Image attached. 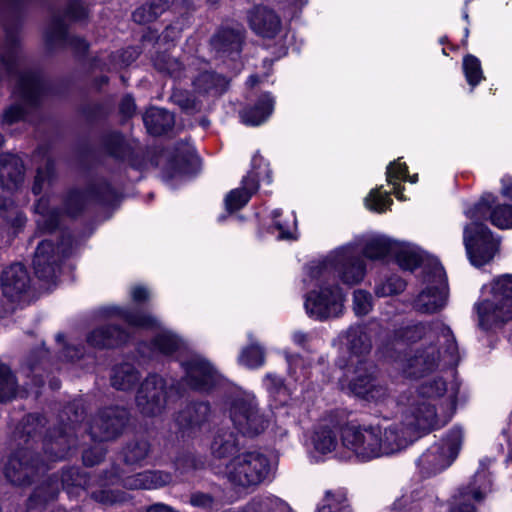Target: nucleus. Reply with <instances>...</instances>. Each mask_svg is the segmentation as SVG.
<instances>
[{
    "instance_id": "1",
    "label": "nucleus",
    "mask_w": 512,
    "mask_h": 512,
    "mask_svg": "<svg viewBox=\"0 0 512 512\" xmlns=\"http://www.w3.org/2000/svg\"><path fill=\"white\" fill-rule=\"evenodd\" d=\"M391 350L399 368L409 377H421L435 370L441 362L456 365L460 355L455 335L442 322L419 323L398 330Z\"/></svg>"
},
{
    "instance_id": "2",
    "label": "nucleus",
    "mask_w": 512,
    "mask_h": 512,
    "mask_svg": "<svg viewBox=\"0 0 512 512\" xmlns=\"http://www.w3.org/2000/svg\"><path fill=\"white\" fill-rule=\"evenodd\" d=\"M446 382L440 378L427 381L408 398L407 419L416 421L423 432L445 425L456 409V396L450 393L444 397Z\"/></svg>"
},
{
    "instance_id": "3",
    "label": "nucleus",
    "mask_w": 512,
    "mask_h": 512,
    "mask_svg": "<svg viewBox=\"0 0 512 512\" xmlns=\"http://www.w3.org/2000/svg\"><path fill=\"white\" fill-rule=\"evenodd\" d=\"M488 206L486 197L465 212L471 223L464 227L463 243L470 263L476 267L490 263L500 251V238L482 223L487 220Z\"/></svg>"
},
{
    "instance_id": "4",
    "label": "nucleus",
    "mask_w": 512,
    "mask_h": 512,
    "mask_svg": "<svg viewBox=\"0 0 512 512\" xmlns=\"http://www.w3.org/2000/svg\"><path fill=\"white\" fill-rule=\"evenodd\" d=\"M271 473L268 457L259 451H246L234 456L225 466L224 477L234 489H254Z\"/></svg>"
},
{
    "instance_id": "5",
    "label": "nucleus",
    "mask_w": 512,
    "mask_h": 512,
    "mask_svg": "<svg viewBox=\"0 0 512 512\" xmlns=\"http://www.w3.org/2000/svg\"><path fill=\"white\" fill-rule=\"evenodd\" d=\"M345 381L341 388L366 401L380 403L389 397L388 387L375 376V367L368 359L354 361L346 366Z\"/></svg>"
},
{
    "instance_id": "6",
    "label": "nucleus",
    "mask_w": 512,
    "mask_h": 512,
    "mask_svg": "<svg viewBox=\"0 0 512 512\" xmlns=\"http://www.w3.org/2000/svg\"><path fill=\"white\" fill-rule=\"evenodd\" d=\"M335 272L343 283L355 285L365 276V264L350 247H345L325 261L312 263L307 267L308 276L311 278L320 277L323 280H330Z\"/></svg>"
},
{
    "instance_id": "7",
    "label": "nucleus",
    "mask_w": 512,
    "mask_h": 512,
    "mask_svg": "<svg viewBox=\"0 0 512 512\" xmlns=\"http://www.w3.org/2000/svg\"><path fill=\"white\" fill-rule=\"evenodd\" d=\"M491 291L493 300L482 301L477 306L479 325L483 329L512 319V275L507 274L495 279Z\"/></svg>"
},
{
    "instance_id": "8",
    "label": "nucleus",
    "mask_w": 512,
    "mask_h": 512,
    "mask_svg": "<svg viewBox=\"0 0 512 512\" xmlns=\"http://www.w3.org/2000/svg\"><path fill=\"white\" fill-rule=\"evenodd\" d=\"M463 439L462 430L452 429L441 443L432 445L418 459L417 465L426 476H431L449 467L457 457Z\"/></svg>"
},
{
    "instance_id": "9",
    "label": "nucleus",
    "mask_w": 512,
    "mask_h": 512,
    "mask_svg": "<svg viewBox=\"0 0 512 512\" xmlns=\"http://www.w3.org/2000/svg\"><path fill=\"white\" fill-rule=\"evenodd\" d=\"M43 91V84L38 74L33 72L20 74L14 94L21 103L12 104L5 109L2 115V123L11 125L23 119L27 108L37 105Z\"/></svg>"
},
{
    "instance_id": "10",
    "label": "nucleus",
    "mask_w": 512,
    "mask_h": 512,
    "mask_svg": "<svg viewBox=\"0 0 512 512\" xmlns=\"http://www.w3.org/2000/svg\"><path fill=\"white\" fill-rule=\"evenodd\" d=\"M48 468L46 461L39 458L31 446L18 448L10 456L5 477L14 485L25 486Z\"/></svg>"
},
{
    "instance_id": "11",
    "label": "nucleus",
    "mask_w": 512,
    "mask_h": 512,
    "mask_svg": "<svg viewBox=\"0 0 512 512\" xmlns=\"http://www.w3.org/2000/svg\"><path fill=\"white\" fill-rule=\"evenodd\" d=\"M320 282L319 291H311L305 301L307 312L320 320L339 316L344 308V295L338 286H331L320 277L311 278Z\"/></svg>"
},
{
    "instance_id": "12",
    "label": "nucleus",
    "mask_w": 512,
    "mask_h": 512,
    "mask_svg": "<svg viewBox=\"0 0 512 512\" xmlns=\"http://www.w3.org/2000/svg\"><path fill=\"white\" fill-rule=\"evenodd\" d=\"M229 412L235 428L243 435L257 436L268 425L265 416L259 412L253 396L244 395L234 398Z\"/></svg>"
},
{
    "instance_id": "13",
    "label": "nucleus",
    "mask_w": 512,
    "mask_h": 512,
    "mask_svg": "<svg viewBox=\"0 0 512 512\" xmlns=\"http://www.w3.org/2000/svg\"><path fill=\"white\" fill-rule=\"evenodd\" d=\"M90 480V477L81 473L79 468L73 467L63 470L60 480L54 475L34 490L29 499V506L37 508L53 501L57 497L60 487L64 489L88 488L91 485Z\"/></svg>"
},
{
    "instance_id": "14",
    "label": "nucleus",
    "mask_w": 512,
    "mask_h": 512,
    "mask_svg": "<svg viewBox=\"0 0 512 512\" xmlns=\"http://www.w3.org/2000/svg\"><path fill=\"white\" fill-rule=\"evenodd\" d=\"M379 437L380 426H346L341 432L343 445L362 460L381 457Z\"/></svg>"
},
{
    "instance_id": "15",
    "label": "nucleus",
    "mask_w": 512,
    "mask_h": 512,
    "mask_svg": "<svg viewBox=\"0 0 512 512\" xmlns=\"http://www.w3.org/2000/svg\"><path fill=\"white\" fill-rule=\"evenodd\" d=\"M168 398L165 379L158 375H149L137 391L136 406L142 415L155 417L164 412Z\"/></svg>"
},
{
    "instance_id": "16",
    "label": "nucleus",
    "mask_w": 512,
    "mask_h": 512,
    "mask_svg": "<svg viewBox=\"0 0 512 512\" xmlns=\"http://www.w3.org/2000/svg\"><path fill=\"white\" fill-rule=\"evenodd\" d=\"M128 422V412L119 407H109L95 415L89 424L94 441H111L119 437Z\"/></svg>"
},
{
    "instance_id": "17",
    "label": "nucleus",
    "mask_w": 512,
    "mask_h": 512,
    "mask_svg": "<svg viewBox=\"0 0 512 512\" xmlns=\"http://www.w3.org/2000/svg\"><path fill=\"white\" fill-rule=\"evenodd\" d=\"M420 431L423 430L416 425V421L407 419V411L405 410L401 423H393L386 428L380 427L381 456L401 451L417 438Z\"/></svg>"
},
{
    "instance_id": "18",
    "label": "nucleus",
    "mask_w": 512,
    "mask_h": 512,
    "mask_svg": "<svg viewBox=\"0 0 512 512\" xmlns=\"http://www.w3.org/2000/svg\"><path fill=\"white\" fill-rule=\"evenodd\" d=\"M99 482L101 487L121 483L123 487L130 490H151L169 485L172 482V476L170 473L164 471H144L127 477L113 472L109 476L105 475Z\"/></svg>"
},
{
    "instance_id": "19",
    "label": "nucleus",
    "mask_w": 512,
    "mask_h": 512,
    "mask_svg": "<svg viewBox=\"0 0 512 512\" xmlns=\"http://www.w3.org/2000/svg\"><path fill=\"white\" fill-rule=\"evenodd\" d=\"M490 492V483L484 473L476 474L473 480L461 486L452 496L449 512H477L475 503L482 502Z\"/></svg>"
},
{
    "instance_id": "20",
    "label": "nucleus",
    "mask_w": 512,
    "mask_h": 512,
    "mask_svg": "<svg viewBox=\"0 0 512 512\" xmlns=\"http://www.w3.org/2000/svg\"><path fill=\"white\" fill-rule=\"evenodd\" d=\"M71 244L70 236L63 238L61 244L55 249L53 243L49 240L42 241L36 249L33 266L35 274L39 279L52 281L56 277L59 253L65 255Z\"/></svg>"
},
{
    "instance_id": "21",
    "label": "nucleus",
    "mask_w": 512,
    "mask_h": 512,
    "mask_svg": "<svg viewBox=\"0 0 512 512\" xmlns=\"http://www.w3.org/2000/svg\"><path fill=\"white\" fill-rule=\"evenodd\" d=\"M77 411L74 413V418H69L71 424L64 428H57L50 432L44 439L43 450L47 461H57L64 459L75 447L76 439L74 437L75 423L81 417Z\"/></svg>"
},
{
    "instance_id": "22",
    "label": "nucleus",
    "mask_w": 512,
    "mask_h": 512,
    "mask_svg": "<svg viewBox=\"0 0 512 512\" xmlns=\"http://www.w3.org/2000/svg\"><path fill=\"white\" fill-rule=\"evenodd\" d=\"M244 40L242 25H223L210 38V46L219 56H231L240 53Z\"/></svg>"
},
{
    "instance_id": "23",
    "label": "nucleus",
    "mask_w": 512,
    "mask_h": 512,
    "mask_svg": "<svg viewBox=\"0 0 512 512\" xmlns=\"http://www.w3.org/2000/svg\"><path fill=\"white\" fill-rule=\"evenodd\" d=\"M186 372L188 385L197 390H208L216 380V372L213 367L199 356H192L182 362Z\"/></svg>"
},
{
    "instance_id": "24",
    "label": "nucleus",
    "mask_w": 512,
    "mask_h": 512,
    "mask_svg": "<svg viewBox=\"0 0 512 512\" xmlns=\"http://www.w3.org/2000/svg\"><path fill=\"white\" fill-rule=\"evenodd\" d=\"M2 292L5 297L14 301L30 287V277L26 268L15 263L5 269L1 277Z\"/></svg>"
},
{
    "instance_id": "25",
    "label": "nucleus",
    "mask_w": 512,
    "mask_h": 512,
    "mask_svg": "<svg viewBox=\"0 0 512 512\" xmlns=\"http://www.w3.org/2000/svg\"><path fill=\"white\" fill-rule=\"evenodd\" d=\"M250 28L264 38L275 37L281 29L279 16L270 8L257 6L250 11L248 16Z\"/></svg>"
},
{
    "instance_id": "26",
    "label": "nucleus",
    "mask_w": 512,
    "mask_h": 512,
    "mask_svg": "<svg viewBox=\"0 0 512 512\" xmlns=\"http://www.w3.org/2000/svg\"><path fill=\"white\" fill-rule=\"evenodd\" d=\"M210 406L200 402L187 405L176 415L175 421L178 427L189 434L198 431L209 419Z\"/></svg>"
},
{
    "instance_id": "27",
    "label": "nucleus",
    "mask_w": 512,
    "mask_h": 512,
    "mask_svg": "<svg viewBox=\"0 0 512 512\" xmlns=\"http://www.w3.org/2000/svg\"><path fill=\"white\" fill-rule=\"evenodd\" d=\"M24 168L21 160L12 154L0 155V186L13 190L22 183Z\"/></svg>"
},
{
    "instance_id": "28",
    "label": "nucleus",
    "mask_w": 512,
    "mask_h": 512,
    "mask_svg": "<svg viewBox=\"0 0 512 512\" xmlns=\"http://www.w3.org/2000/svg\"><path fill=\"white\" fill-rule=\"evenodd\" d=\"M129 332L116 325H106L93 330L87 337L90 345L97 348H112L125 343Z\"/></svg>"
},
{
    "instance_id": "29",
    "label": "nucleus",
    "mask_w": 512,
    "mask_h": 512,
    "mask_svg": "<svg viewBox=\"0 0 512 512\" xmlns=\"http://www.w3.org/2000/svg\"><path fill=\"white\" fill-rule=\"evenodd\" d=\"M45 38L50 45L67 43L78 53H85L89 44L83 38L69 36L65 24L60 19H54L45 32Z\"/></svg>"
},
{
    "instance_id": "30",
    "label": "nucleus",
    "mask_w": 512,
    "mask_h": 512,
    "mask_svg": "<svg viewBox=\"0 0 512 512\" xmlns=\"http://www.w3.org/2000/svg\"><path fill=\"white\" fill-rule=\"evenodd\" d=\"M347 346L350 351L347 365H350L352 358L354 361L368 359L367 356L371 351L372 343L363 327L353 326L347 331Z\"/></svg>"
},
{
    "instance_id": "31",
    "label": "nucleus",
    "mask_w": 512,
    "mask_h": 512,
    "mask_svg": "<svg viewBox=\"0 0 512 512\" xmlns=\"http://www.w3.org/2000/svg\"><path fill=\"white\" fill-rule=\"evenodd\" d=\"M447 301V293L444 289L427 288L414 300L413 307L423 314H432L440 311Z\"/></svg>"
},
{
    "instance_id": "32",
    "label": "nucleus",
    "mask_w": 512,
    "mask_h": 512,
    "mask_svg": "<svg viewBox=\"0 0 512 512\" xmlns=\"http://www.w3.org/2000/svg\"><path fill=\"white\" fill-rule=\"evenodd\" d=\"M210 449L217 459L233 458L238 455V439L233 432L221 429L215 434Z\"/></svg>"
},
{
    "instance_id": "33",
    "label": "nucleus",
    "mask_w": 512,
    "mask_h": 512,
    "mask_svg": "<svg viewBox=\"0 0 512 512\" xmlns=\"http://www.w3.org/2000/svg\"><path fill=\"white\" fill-rule=\"evenodd\" d=\"M143 121L147 131L151 135H161L170 130L174 125V116L165 109L150 108L144 116Z\"/></svg>"
},
{
    "instance_id": "34",
    "label": "nucleus",
    "mask_w": 512,
    "mask_h": 512,
    "mask_svg": "<svg viewBox=\"0 0 512 512\" xmlns=\"http://www.w3.org/2000/svg\"><path fill=\"white\" fill-rule=\"evenodd\" d=\"M273 100L268 95H262L254 106L246 107L240 112L241 120L246 125L258 126L271 115Z\"/></svg>"
},
{
    "instance_id": "35",
    "label": "nucleus",
    "mask_w": 512,
    "mask_h": 512,
    "mask_svg": "<svg viewBox=\"0 0 512 512\" xmlns=\"http://www.w3.org/2000/svg\"><path fill=\"white\" fill-rule=\"evenodd\" d=\"M258 183L252 177L243 180V187L232 190L225 198L226 209L230 212L241 209L245 206L251 195L257 190Z\"/></svg>"
},
{
    "instance_id": "36",
    "label": "nucleus",
    "mask_w": 512,
    "mask_h": 512,
    "mask_svg": "<svg viewBox=\"0 0 512 512\" xmlns=\"http://www.w3.org/2000/svg\"><path fill=\"white\" fill-rule=\"evenodd\" d=\"M317 512H352L347 491L343 488L327 490Z\"/></svg>"
},
{
    "instance_id": "37",
    "label": "nucleus",
    "mask_w": 512,
    "mask_h": 512,
    "mask_svg": "<svg viewBox=\"0 0 512 512\" xmlns=\"http://www.w3.org/2000/svg\"><path fill=\"white\" fill-rule=\"evenodd\" d=\"M21 59L19 38L14 32L6 30V42L0 55V61L8 74L16 72Z\"/></svg>"
},
{
    "instance_id": "38",
    "label": "nucleus",
    "mask_w": 512,
    "mask_h": 512,
    "mask_svg": "<svg viewBox=\"0 0 512 512\" xmlns=\"http://www.w3.org/2000/svg\"><path fill=\"white\" fill-rule=\"evenodd\" d=\"M139 379L140 374L136 368L132 364L123 363L113 369L111 385L117 390L128 391L135 387Z\"/></svg>"
},
{
    "instance_id": "39",
    "label": "nucleus",
    "mask_w": 512,
    "mask_h": 512,
    "mask_svg": "<svg viewBox=\"0 0 512 512\" xmlns=\"http://www.w3.org/2000/svg\"><path fill=\"white\" fill-rule=\"evenodd\" d=\"M172 2L173 0H148L133 12V20L139 24L153 22L169 9Z\"/></svg>"
},
{
    "instance_id": "40",
    "label": "nucleus",
    "mask_w": 512,
    "mask_h": 512,
    "mask_svg": "<svg viewBox=\"0 0 512 512\" xmlns=\"http://www.w3.org/2000/svg\"><path fill=\"white\" fill-rule=\"evenodd\" d=\"M489 198V208L487 219H490L491 223L499 229H511L512 228V206L508 204L497 205L492 208L495 202L493 195L485 194L480 200Z\"/></svg>"
},
{
    "instance_id": "41",
    "label": "nucleus",
    "mask_w": 512,
    "mask_h": 512,
    "mask_svg": "<svg viewBox=\"0 0 512 512\" xmlns=\"http://www.w3.org/2000/svg\"><path fill=\"white\" fill-rule=\"evenodd\" d=\"M395 248H397V241L376 237L367 241L363 252L367 258L377 260L392 255Z\"/></svg>"
},
{
    "instance_id": "42",
    "label": "nucleus",
    "mask_w": 512,
    "mask_h": 512,
    "mask_svg": "<svg viewBox=\"0 0 512 512\" xmlns=\"http://www.w3.org/2000/svg\"><path fill=\"white\" fill-rule=\"evenodd\" d=\"M193 85L199 93L220 94L226 89L227 81L215 73L203 72L193 81Z\"/></svg>"
},
{
    "instance_id": "43",
    "label": "nucleus",
    "mask_w": 512,
    "mask_h": 512,
    "mask_svg": "<svg viewBox=\"0 0 512 512\" xmlns=\"http://www.w3.org/2000/svg\"><path fill=\"white\" fill-rule=\"evenodd\" d=\"M399 266L405 270H414L421 263L420 253L408 244H403L397 241V248L392 254Z\"/></svg>"
},
{
    "instance_id": "44",
    "label": "nucleus",
    "mask_w": 512,
    "mask_h": 512,
    "mask_svg": "<svg viewBox=\"0 0 512 512\" xmlns=\"http://www.w3.org/2000/svg\"><path fill=\"white\" fill-rule=\"evenodd\" d=\"M248 505L251 512H290L289 505L275 496L256 497Z\"/></svg>"
},
{
    "instance_id": "45",
    "label": "nucleus",
    "mask_w": 512,
    "mask_h": 512,
    "mask_svg": "<svg viewBox=\"0 0 512 512\" xmlns=\"http://www.w3.org/2000/svg\"><path fill=\"white\" fill-rule=\"evenodd\" d=\"M35 211L39 215L36 222L40 230L51 232L58 226V213L55 210H49L48 201L44 198L38 200L35 205Z\"/></svg>"
},
{
    "instance_id": "46",
    "label": "nucleus",
    "mask_w": 512,
    "mask_h": 512,
    "mask_svg": "<svg viewBox=\"0 0 512 512\" xmlns=\"http://www.w3.org/2000/svg\"><path fill=\"white\" fill-rule=\"evenodd\" d=\"M114 313L119 315L130 327L154 328L158 326V320L150 314L128 311L121 308H115Z\"/></svg>"
},
{
    "instance_id": "47",
    "label": "nucleus",
    "mask_w": 512,
    "mask_h": 512,
    "mask_svg": "<svg viewBox=\"0 0 512 512\" xmlns=\"http://www.w3.org/2000/svg\"><path fill=\"white\" fill-rule=\"evenodd\" d=\"M154 66L160 72L167 73L173 78L178 79L183 76L184 67L182 63L166 52L158 53L155 56Z\"/></svg>"
},
{
    "instance_id": "48",
    "label": "nucleus",
    "mask_w": 512,
    "mask_h": 512,
    "mask_svg": "<svg viewBox=\"0 0 512 512\" xmlns=\"http://www.w3.org/2000/svg\"><path fill=\"white\" fill-rule=\"evenodd\" d=\"M312 442L314 448L323 454L332 452L338 444L336 433L327 427L316 430Z\"/></svg>"
},
{
    "instance_id": "49",
    "label": "nucleus",
    "mask_w": 512,
    "mask_h": 512,
    "mask_svg": "<svg viewBox=\"0 0 512 512\" xmlns=\"http://www.w3.org/2000/svg\"><path fill=\"white\" fill-rule=\"evenodd\" d=\"M150 446L146 440H135L127 444L123 450L126 464L133 465L143 461L149 453Z\"/></svg>"
},
{
    "instance_id": "50",
    "label": "nucleus",
    "mask_w": 512,
    "mask_h": 512,
    "mask_svg": "<svg viewBox=\"0 0 512 512\" xmlns=\"http://www.w3.org/2000/svg\"><path fill=\"white\" fill-rule=\"evenodd\" d=\"M17 391L15 376L8 366L0 365V402L13 399Z\"/></svg>"
},
{
    "instance_id": "51",
    "label": "nucleus",
    "mask_w": 512,
    "mask_h": 512,
    "mask_svg": "<svg viewBox=\"0 0 512 512\" xmlns=\"http://www.w3.org/2000/svg\"><path fill=\"white\" fill-rule=\"evenodd\" d=\"M152 345L160 353L170 355L181 348L182 342L176 335L163 332L154 338Z\"/></svg>"
},
{
    "instance_id": "52",
    "label": "nucleus",
    "mask_w": 512,
    "mask_h": 512,
    "mask_svg": "<svg viewBox=\"0 0 512 512\" xmlns=\"http://www.w3.org/2000/svg\"><path fill=\"white\" fill-rule=\"evenodd\" d=\"M406 287V283L397 275H392L384 281L377 284L375 293L379 297H387L401 293Z\"/></svg>"
},
{
    "instance_id": "53",
    "label": "nucleus",
    "mask_w": 512,
    "mask_h": 512,
    "mask_svg": "<svg viewBox=\"0 0 512 512\" xmlns=\"http://www.w3.org/2000/svg\"><path fill=\"white\" fill-rule=\"evenodd\" d=\"M54 175V163L48 160L43 168H38L35 176L32 191L35 195L40 194L47 186L50 185Z\"/></svg>"
},
{
    "instance_id": "54",
    "label": "nucleus",
    "mask_w": 512,
    "mask_h": 512,
    "mask_svg": "<svg viewBox=\"0 0 512 512\" xmlns=\"http://www.w3.org/2000/svg\"><path fill=\"white\" fill-rule=\"evenodd\" d=\"M239 361L249 368L259 367L264 363V351L259 345L252 344L242 351Z\"/></svg>"
},
{
    "instance_id": "55",
    "label": "nucleus",
    "mask_w": 512,
    "mask_h": 512,
    "mask_svg": "<svg viewBox=\"0 0 512 512\" xmlns=\"http://www.w3.org/2000/svg\"><path fill=\"white\" fill-rule=\"evenodd\" d=\"M463 69L468 83L474 87L482 80V69L480 61L468 55L463 60Z\"/></svg>"
},
{
    "instance_id": "56",
    "label": "nucleus",
    "mask_w": 512,
    "mask_h": 512,
    "mask_svg": "<svg viewBox=\"0 0 512 512\" xmlns=\"http://www.w3.org/2000/svg\"><path fill=\"white\" fill-rule=\"evenodd\" d=\"M86 195L79 191H71L64 200V209L67 214L75 216L80 213L86 205Z\"/></svg>"
},
{
    "instance_id": "57",
    "label": "nucleus",
    "mask_w": 512,
    "mask_h": 512,
    "mask_svg": "<svg viewBox=\"0 0 512 512\" xmlns=\"http://www.w3.org/2000/svg\"><path fill=\"white\" fill-rule=\"evenodd\" d=\"M171 100L187 113H194L200 109L195 98L187 91L174 90L171 95Z\"/></svg>"
},
{
    "instance_id": "58",
    "label": "nucleus",
    "mask_w": 512,
    "mask_h": 512,
    "mask_svg": "<svg viewBox=\"0 0 512 512\" xmlns=\"http://www.w3.org/2000/svg\"><path fill=\"white\" fill-rule=\"evenodd\" d=\"M372 308L371 294L364 290H356L353 294V309L357 315H366Z\"/></svg>"
},
{
    "instance_id": "59",
    "label": "nucleus",
    "mask_w": 512,
    "mask_h": 512,
    "mask_svg": "<svg viewBox=\"0 0 512 512\" xmlns=\"http://www.w3.org/2000/svg\"><path fill=\"white\" fill-rule=\"evenodd\" d=\"M91 497L104 505H112L119 502H122L125 499V496L122 492L109 490V489H100L97 491H93L91 493Z\"/></svg>"
},
{
    "instance_id": "60",
    "label": "nucleus",
    "mask_w": 512,
    "mask_h": 512,
    "mask_svg": "<svg viewBox=\"0 0 512 512\" xmlns=\"http://www.w3.org/2000/svg\"><path fill=\"white\" fill-rule=\"evenodd\" d=\"M392 203L389 196L385 193L382 194L378 190L371 191L366 198V206L373 211L382 212L387 205Z\"/></svg>"
},
{
    "instance_id": "61",
    "label": "nucleus",
    "mask_w": 512,
    "mask_h": 512,
    "mask_svg": "<svg viewBox=\"0 0 512 512\" xmlns=\"http://www.w3.org/2000/svg\"><path fill=\"white\" fill-rule=\"evenodd\" d=\"M104 146L107 152L113 156H120L123 146V137L120 133L113 132L104 137Z\"/></svg>"
},
{
    "instance_id": "62",
    "label": "nucleus",
    "mask_w": 512,
    "mask_h": 512,
    "mask_svg": "<svg viewBox=\"0 0 512 512\" xmlns=\"http://www.w3.org/2000/svg\"><path fill=\"white\" fill-rule=\"evenodd\" d=\"M105 449L102 446H95L83 453V463L86 466H94L99 464L105 456Z\"/></svg>"
},
{
    "instance_id": "63",
    "label": "nucleus",
    "mask_w": 512,
    "mask_h": 512,
    "mask_svg": "<svg viewBox=\"0 0 512 512\" xmlns=\"http://www.w3.org/2000/svg\"><path fill=\"white\" fill-rule=\"evenodd\" d=\"M67 16L76 21L84 19L88 12L84 4L79 0H72L66 10Z\"/></svg>"
},
{
    "instance_id": "64",
    "label": "nucleus",
    "mask_w": 512,
    "mask_h": 512,
    "mask_svg": "<svg viewBox=\"0 0 512 512\" xmlns=\"http://www.w3.org/2000/svg\"><path fill=\"white\" fill-rule=\"evenodd\" d=\"M201 463L198 462L194 456L192 455H185L183 457H180L176 460V469L181 473L185 474L189 472L190 470H195L199 467Z\"/></svg>"
}]
</instances>
